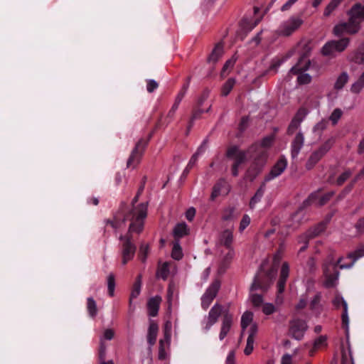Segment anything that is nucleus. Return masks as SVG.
Returning a JSON list of instances; mask_svg holds the SVG:
<instances>
[{"instance_id": "1", "label": "nucleus", "mask_w": 364, "mask_h": 364, "mask_svg": "<svg viewBox=\"0 0 364 364\" xmlns=\"http://www.w3.org/2000/svg\"><path fill=\"white\" fill-rule=\"evenodd\" d=\"M364 256V246L358 248L354 252L350 254L346 259H352L349 264L342 263L343 257H336L333 252H330L326 257L323 265V274L324 277V286L327 288L336 287L338 282L340 269H348L353 267L357 259Z\"/></svg>"}, {"instance_id": "2", "label": "nucleus", "mask_w": 364, "mask_h": 364, "mask_svg": "<svg viewBox=\"0 0 364 364\" xmlns=\"http://www.w3.org/2000/svg\"><path fill=\"white\" fill-rule=\"evenodd\" d=\"M136 195L132 200V209L124 216V220L130 222L129 227V233H139L142 231L144 228V220L147 215V204L140 203L136 205L139 199Z\"/></svg>"}, {"instance_id": "3", "label": "nucleus", "mask_w": 364, "mask_h": 364, "mask_svg": "<svg viewBox=\"0 0 364 364\" xmlns=\"http://www.w3.org/2000/svg\"><path fill=\"white\" fill-rule=\"evenodd\" d=\"M253 317V313L248 311H245L241 317L242 334L246 330H247L248 333L247 344L244 350V353L247 355L251 354L254 349L255 337L258 331L257 325L254 322Z\"/></svg>"}, {"instance_id": "4", "label": "nucleus", "mask_w": 364, "mask_h": 364, "mask_svg": "<svg viewBox=\"0 0 364 364\" xmlns=\"http://www.w3.org/2000/svg\"><path fill=\"white\" fill-rule=\"evenodd\" d=\"M272 282H269L267 279L262 277L261 273H257L253 280L250 287L249 299L253 306L258 307L263 303V296L262 294H257L256 291H261L265 292L271 285Z\"/></svg>"}, {"instance_id": "5", "label": "nucleus", "mask_w": 364, "mask_h": 364, "mask_svg": "<svg viewBox=\"0 0 364 364\" xmlns=\"http://www.w3.org/2000/svg\"><path fill=\"white\" fill-rule=\"evenodd\" d=\"M310 60L305 55L302 56L296 65L292 67L290 73L297 75V81L300 85H306L311 82V76L304 72L310 67Z\"/></svg>"}, {"instance_id": "6", "label": "nucleus", "mask_w": 364, "mask_h": 364, "mask_svg": "<svg viewBox=\"0 0 364 364\" xmlns=\"http://www.w3.org/2000/svg\"><path fill=\"white\" fill-rule=\"evenodd\" d=\"M349 39L343 38L338 41L327 42L321 49V53L325 56L333 57L337 53L343 52L348 46Z\"/></svg>"}, {"instance_id": "7", "label": "nucleus", "mask_w": 364, "mask_h": 364, "mask_svg": "<svg viewBox=\"0 0 364 364\" xmlns=\"http://www.w3.org/2000/svg\"><path fill=\"white\" fill-rule=\"evenodd\" d=\"M285 250V245L284 243L279 245V250L274 255L273 257V265L272 269L268 272H263L262 269L258 273H261L262 277L267 279L269 282H273L275 279L279 262L283 257V253Z\"/></svg>"}, {"instance_id": "8", "label": "nucleus", "mask_w": 364, "mask_h": 364, "mask_svg": "<svg viewBox=\"0 0 364 364\" xmlns=\"http://www.w3.org/2000/svg\"><path fill=\"white\" fill-rule=\"evenodd\" d=\"M266 164V158L264 153L261 152V156H259L255 159L253 163L247 169L245 178L250 181L255 180V178L262 171Z\"/></svg>"}, {"instance_id": "9", "label": "nucleus", "mask_w": 364, "mask_h": 364, "mask_svg": "<svg viewBox=\"0 0 364 364\" xmlns=\"http://www.w3.org/2000/svg\"><path fill=\"white\" fill-rule=\"evenodd\" d=\"M302 22L300 18L291 17L281 23L277 29V33L280 36H290L302 24Z\"/></svg>"}, {"instance_id": "10", "label": "nucleus", "mask_w": 364, "mask_h": 364, "mask_svg": "<svg viewBox=\"0 0 364 364\" xmlns=\"http://www.w3.org/2000/svg\"><path fill=\"white\" fill-rule=\"evenodd\" d=\"M220 287V282L215 280L213 282L212 284L205 290V293L201 297V306L203 309L206 310L209 307L213 299L215 298Z\"/></svg>"}, {"instance_id": "11", "label": "nucleus", "mask_w": 364, "mask_h": 364, "mask_svg": "<svg viewBox=\"0 0 364 364\" xmlns=\"http://www.w3.org/2000/svg\"><path fill=\"white\" fill-rule=\"evenodd\" d=\"M360 26H357L348 18V22H341L336 24L333 33L336 36H341L345 34H355L359 31Z\"/></svg>"}, {"instance_id": "12", "label": "nucleus", "mask_w": 364, "mask_h": 364, "mask_svg": "<svg viewBox=\"0 0 364 364\" xmlns=\"http://www.w3.org/2000/svg\"><path fill=\"white\" fill-rule=\"evenodd\" d=\"M120 240H123L122 246V263L123 265H124L134 257L136 251V247L132 242L130 236H121Z\"/></svg>"}, {"instance_id": "13", "label": "nucleus", "mask_w": 364, "mask_h": 364, "mask_svg": "<svg viewBox=\"0 0 364 364\" xmlns=\"http://www.w3.org/2000/svg\"><path fill=\"white\" fill-rule=\"evenodd\" d=\"M348 18L357 26L364 21V1L355 4L347 12Z\"/></svg>"}, {"instance_id": "14", "label": "nucleus", "mask_w": 364, "mask_h": 364, "mask_svg": "<svg viewBox=\"0 0 364 364\" xmlns=\"http://www.w3.org/2000/svg\"><path fill=\"white\" fill-rule=\"evenodd\" d=\"M308 329L307 323L304 320H293L290 326V333L296 340L300 341L304 336Z\"/></svg>"}, {"instance_id": "15", "label": "nucleus", "mask_w": 364, "mask_h": 364, "mask_svg": "<svg viewBox=\"0 0 364 364\" xmlns=\"http://www.w3.org/2000/svg\"><path fill=\"white\" fill-rule=\"evenodd\" d=\"M287 161L285 157H281L272 168L269 173L264 178V183L269 182L279 176L286 169Z\"/></svg>"}, {"instance_id": "16", "label": "nucleus", "mask_w": 364, "mask_h": 364, "mask_svg": "<svg viewBox=\"0 0 364 364\" xmlns=\"http://www.w3.org/2000/svg\"><path fill=\"white\" fill-rule=\"evenodd\" d=\"M147 144V141L144 139H140L136 144L133 149L130 157L127 161V166H135L139 162L140 158L143 154V151Z\"/></svg>"}, {"instance_id": "17", "label": "nucleus", "mask_w": 364, "mask_h": 364, "mask_svg": "<svg viewBox=\"0 0 364 364\" xmlns=\"http://www.w3.org/2000/svg\"><path fill=\"white\" fill-rule=\"evenodd\" d=\"M222 306L215 304L209 311L208 317L205 319L204 330L205 332L208 331L210 328L218 321L219 316L222 313Z\"/></svg>"}, {"instance_id": "18", "label": "nucleus", "mask_w": 364, "mask_h": 364, "mask_svg": "<svg viewBox=\"0 0 364 364\" xmlns=\"http://www.w3.org/2000/svg\"><path fill=\"white\" fill-rule=\"evenodd\" d=\"M227 156L233 160L237 164H242L247 159V153L244 151L240 150L236 146L230 147L226 154Z\"/></svg>"}, {"instance_id": "19", "label": "nucleus", "mask_w": 364, "mask_h": 364, "mask_svg": "<svg viewBox=\"0 0 364 364\" xmlns=\"http://www.w3.org/2000/svg\"><path fill=\"white\" fill-rule=\"evenodd\" d=\"M230 190V186L226 182V181L224 179H220L213 186L210 199L214 200L218 196L220 195H227Z\"/></svg>"}, {"instance_id": "20", "label": "nucleus", "mask_w": 364, "mask_h": 364, "mask_svg": "<svg viewBox=\"0 0 364 364\" xmlns=\"http://www.w3.org/2000/svg\"><path fill=\"white\" fill-rule=\"evenodd\" d=\"M304 144V136L301 132H299L291 144V155L293 159L297 157Z\"/></svg>"}, {"instance_id": "21", "label": "nucleus", "mask_w": 364, "mask_h": 364, "mask_svg": "<svg viewBox=\"0 0 364 364\" xmlns=\"http://www.w3.org/2000/svg\"><path fill=\"white\" fill-rule=\"evenodd\" d=\"M307 114L308 111L305 108H301L298 110V112H296V115L294 116L289 126V134H292L299 127L300 124L304 119Z\"/></svg>"}, {"instance_id": "22", "label": "nucleus", "mask_w": 364, "mask_h": 364, "mask_svg": "<svg viewBox=\"0 0 364 364\" xmlns=\"http://www.w3.org/2000/svg\"><path fill=\"white\" fill-rule=\"evenodd\" d=\"M333 304L336 308H339L341 306H343V313L342 314V321L343 323L346 326V328H348L349 324V318L348 315V304L344 299L340 296L336 295L333 300Z\"/></svg>"}, {"instance_id": "23", "label": "nucleus", "mask_w": 364, "mask_h": 364, "mask_svg": "<svg viewBox=\"0 0 364 364\" xmlns=\"http://www.w3.org/2000/svg\"><path fill=\"white\" fill-rule=\"evenodd\" d=\"M159 331V326L156 322L152 320L149 321V326L148 328L147 333V341L149 344V352H151V348L155 344L157 334Z\"/></svg>"}, {"instance_id": "24", "label": "nucleus", "mask_w": 364, "mask_h": 364, "mask_svg": "<svg viewBox=\"0 0 364 364\" xmlns=\"http://www.w3.org/2000/svg\"><path fill=\"white\" fill-rule=\"evenodd\" d=\"M232 323V316L227 312L226 314H224L222 321L221 329L219 334V339L220 341H223L225 338V336H227V334L228 333L231 328Z\"/></svg>"}, {"instance_id": "25", "label": "nucleus", "mask_w": 364, "mask_h": 364, "mask_svg": "<svg viewBox=\"0 0 364 364\" xmlns=\"http://www.w3.org/2000/svg\"><path fill=\"white\" fill-rule=\"evenodd\" d=\"M352 173L353 171L350 169H346L341 172L336 178L330 176L328 181L332 184L341 186L352 176Z\"/></svg>"}, {"instance_id": "26", "label": "nucleus", "mask_w": 364, "mask_h": 364, "mask_svg": "<svg viewBox=\"0 0 364 364\" xmlns=\"http://www.w3.org/2000/svg\"><path fill=\"white\" fill-rule=\"evenodd\" d=\"M289 266L287 262H284L280 272V278L278 282V291L279 293H282L284 290V287L286 284V281L289 277Z\"/></svg>"}, {"instance_id": "27", "label": "nucleus", "mask_w": 364, "mask_h": 364, "mask_svg": "<svg viewBox=\"0 0 364 364\" xmlns=\"http://www.w3.org/2000/svg\"><path fill=\"white\" fill-rule=\"evenodd\" d=\"M161 297L156 296L151 298L147 303L148 314L150 316H156L158 314Z\"/></svg>"}, {"instance_id": "28", "label": "nucleus", "mask_w": 364, "mask_h": 364, "mask_svg": "<svg viewBox=\"0 0 364 364\" xmlns=\"http://www.w3.org/2000/svg\"><path fill=\"white\" fill-rule=\"evenodd\" d=\"M273 141V137L272 136H267L263 139L260 144H255L252 146L248 152H250L252 151H258V155L261 156V152L263 151L265 155V158H267V154L264 150V148L269 147Z\"/></svg>"}, {"instance_id": "29", "label": "nucleus", "mask_w": 364, "mask_h": 364, "mask_svg": "<svg viewBox=\"0 0 364 364\" xmlns=\"http://www.w3.org/2000/svg\"><path fill=\"white\" fill-rule=\"evenodd\" d=\"M188 233L189 228L185 223L177 224L173 230L175 240H179L180 238L188 235Z\"/></svg>"}, {"instance_id": "30", "label": "nucleus", "mask_w": 364, "mask_h": 364, "mask_svg": "<svg viewBox=\"0 0 364 364\" xmlns=\"http://www.w3.org/2000/svg\"><path fill=\"white\" fill-rule=\"evenodd\" d=\"M323 156H324V155L321 154L318 150L316 149L314 151L306 162V168L308 169H311L322 159Z\"/></svg>"}, {"instance_id": "31", "label": "nucleus", "mask_w": 364, "mask_h": 364, "mask_svg": "<svg viewBox=\"0 0 364 364\" xmlns=\"http://www.w3.org/2000/svg\"><path fill=\"white\" fill-rule=\"evenodd\" d=\"M323 156H324V155L321 154L318 150L316 149L314 151L306 162V168L308 169H311L322 159Z\"/></svg>"}, {"instance_id": "32", "label": "nucleus", "mask_w": 364, "mask_h": 364, "mask_svg": "<svg viewBox=\"0 0 364 364\" xmlns=\"http://www.w3.org/2000/svg\"><path fill=\"white\" fill-rule=\"evenodd\" d=\"M223 54V46L220 43H219L215 46L214 49L213 50L212 53H210V55L208 58V61L210 63H215L218 60V59L222 57Z\"/></svg>"}, {"instance_id": "33", "label": "nucleus", "mask_w": 364, "mask_h": 364, "mask_svg": "<svg viewBox=\"0 0 364 364\" xmlns=\"http://www.w3.org/2000/svg\"><path fill=\"white\" fill-rule=\"evenodd\" d=\"M264 191L265 183L264 182L263 184L261 185V186L258 188L254 196L250 200V207L251 209L255 208L256 204L261 200L262 198L264 196Z\"/></svg>"}, {"instance_id": "34", "label": "nucleus", "mask_w": 364, "mask_h": 364, "mask_svg": "<svg viewBox=\"0 0 364 364\" xmlns=\"http://www.w3.org/2000/svg\"><path fill=\"white\" fill-rule=\"evenodd\" d=\"M171 257L176 260H180L183 257V250L179 240H175L173 243Z\"/></svg>"}, {"instance_id": "35", "label": "nucleus", "mask_w": 364, "mask_h": 364, "mask_svg": "<svg viewBox=\"0 0 364 364\" xmlns=\"http://www.w3.org/2000/svg\"><path fill=\"white\" fill-rule=\"evenodd\" d=\"M141 287V276H139L135 281L130 294L129 304L132 305V299H136L140 294Z\"/></svg>"}, {"instance_id": "36", "label": "nucleus", "mask_w": 364, "mask_h": 364, "mask_svg": "<svg viewBox=\"0 0 364 364\" xmlns=\"http://www.w3.org/2000/svg\"><path fill=\"white\" fill-rule=\"evenodd\" d=\"M325 230V223H321L317 226L309 229L304 235L309 239L319 235Z\"/></svg>"}, {"instance_id": "37", "label": "nucleus", "mask_w": 364, "mask_h": 364, "mask_svg": "<svg viewBox=\"0 0 364 364\" xmlns=\"http://www.w3.org/2000/svg\"><path fill=\"white\" fill-rule=\"evenodd\" d=\"M205 141H203V144L198 148L196 152L191 156L189 162L188 164V168H192L197 162L198 158L200 155H201L205 150Z\"/></svg>"}, {"instance_id": "38", "label": "nucleus", "mask_w": 364, "mask_h": 364, "mask_svg": "<svg viewBox=\"0 0 364 364\" xmlns=\"http://www.w3.org/2000/svg\"><path fill=\"white\" fill-rule=\"evenodd\" d=\"M170 348L169 346H166V339H161L159 341V360H165L168 357V350Z\"/></svg>"}, {"instance_id": "39", "label": "nucleus", "mask_w": 364, "mask_h": 364, "mask_svg": "<svg viewBox=\"0 0 364 364\" xmlns=\"http://www.w3.org/2000/svg\"><path fill=\"white\" fill-rule=\"evenodd\" d=\"M335 143V139L333 137H331L326 140L323 144H321L317 150L321 153L323 155H326L327 152L331 149L333 145Z\"/></svg>"}, {"instance_id": "40", "label": "nucleus", "mask_w": 364, "mask_h": 364, "mask_svg": "<svg viewBox=\"0 0 364 364\" xmlns=\"http://www.w3.org/2000/svg\"><path fill=\"white\" fill-rule=\"evenodd\" d=\"M327 345V337L326 336H321L317 338L314 343L313 349L310 350L309 353L311 355H314V353L317 349L326 346Z\"/></svg>"}, {"instance_id": "41", "label": "nucleus", "mask_w": 364, "mask_h": 364, "mask_svg": "<svg viewBox=\"0 0 364 364\" xmlns=\"http://www.w3.org/2000/svg\"><path fill=\"white\" fill-rule=\"evenodd\" d=\"M232 232L230 230H226L222 232L220 236V240L221 242L226 247H230L232 242Z\"/></svg>"}, {"instance_id": "42", "label": "nucleus", "mask_w": 364, "mask_h": 364, "mask_svg": "<svg viewBox=\"0 0 364 364\" xmlns=\"http://www.w3.org/2000/svg\"><path fill=\"white\" fill-rule=\"evenodd\" d=\"M364 87V72L362 73L360 77L358 78V80L354 82L351 87L350 90L353 93H359L361 92L363 88Z\"/></svg>"}, {"instance_id": "43", "label": "nucleus", "mask_w": 364, "mask_h": 364, "mask_svg": "<svg viewBox=\"0 0 364 364\" xmlns=\"http://www.w3.org/2000/svg\"><path fill=\"white\" fill-rule=\"evenodd\" d=\"M343 114V112L341 109L336 108L335 109H333V111L329 116V121L331 122L332 125H336L340 119L342 117Z\"/></svg>"}, {"instance_id": "44", "label": "nucleus", "mask_w": 364, "mask_h": 364, "mask_svg": "<svg viewBox=\"0 0 364 364\" xmlns=\"http://www.w3.org/2000/svg\"><path fill=\"white\" fill-rule=\"evenodd\" d=\"M341 1L342 0H331L326 6L323 12V15L325 16H330L332 14V12L337 9V7L340 5Z\"/></svg>"}, {"instance_id": "45", "label": "nucleus", "mask_w": 364, "mask_h": 364, "mask_svg": "<svg viewBox=\"0 0 364 364\" xmlns=\"http://www.w3.org/2000/svg\"><path fill=\"white\" fill-rule=\"evenodd\" d=\"M171 329H172L171 322H170V321L166 322V323L164 325V338L163 339H166V346H169L171 344Z\"/></svg>"}, {"instance_id": "46", "label": "nucleus", "mask_w": 364, "mask_h": 364, "mask_svg": "<svg viewBox=\"0 0 364 364\" xmlns=\"http://www.w3.org/2000/svg\"><path fill=\"white\" fill-rule=\"evenodd\" d=\"M320 299L321 295L318 294L314 296L310 303V308L316 314V316H318L321 313V307L319 306Z\"/></svg>"}, {"instance_id": "47", "label": "nucleus", "mask_w": 364, "mask_h": 364, "mask_svg": "<svg viewBox=\"0 0 364 364\" xmlns=\"http://www.w3.org/2000/svg\"><path fill=\"white\" fill-rule=\"evenodd\" d=\"M348 80V75L346 73H341L337 78L334 87L336 90H341Z\"/></svg>"}, {"instance_id": "48", "label": "nucleus", "mask_w": 364, "mask_h": 364, "mask_svg": "<svg viewBox=\"0 0 364 364\" xmlns=\"http://www.w3.org/2000/svg\"><path fill=\"white\" fill-rule=\"evenodd\" d=\"M87 308L90 316L95 317L97 315V309L95 301L92 297L87 299Z\"/></svg>"}, {"instance_id": "49", "label": "nucleus", "mask_w": 364, "mask_h": 364, "mask_svg": "<svg viewBox=\"0 0 364 364\" xmlns=\"http://www.w3.org/2000/svg\"><path fill=\"white\" fill-rule=\"evenodd\" d=\"M114 331L111 328H107L104 331L102 336L100 338V348L102 345H105L104 343L105 340L110 341L114 338Z\"/></svg>"}, {"instance_id": "50", "label": "nucleus", "mask_w": 364, "mask_h": 364, "mask_svg": "<svg viewBox=\"0 0 364 364\" xmlns=\"http://www.w3.org/2000/svg\"><path fill=\"white\" fill-rule=\"evenodd\" d=\"M107 288L109 296H113L115 289V279L112 273L107 276Z\"/></svg>"}, {"instance_id": "51", "label": "nucleus", "mask_w": 364, "mask_h": 364, "mask_svg": "<svg viewBox=\"0 0 364 364\" xmlns=\"http://www.w3.org/2000/svg\"><path fill=\"white\" fill-rule=\"evenodd\" d=\"M235 80L234 78H230L223 85L222 88V95L224 96L228 95L231 90L232 89L233 86L235 85Z\"/></svg>"}, {"instance_id": "52", "label": "nucleus", "mask_w": 364, "mask_h": 364, "mask_svg": "<svg viewBox=\"0 0 364 364\" xmlns=\"http://www.w3.org/2000/svg\"><path fill=\"white\" fill-rule=\"evenodd\" d=\"M105 357H106V346L102 345L100 349H99L100 364H114L112 360L105 361Z\"/></svg>"}, {"instance_id": "53", "label": "nucleus", "mask_w": 364, "mask_h": 364, "mask_svg": "<svg viewBox=\"0 0 364 364\" xmlns=\"http://www.w3.org/2000/svg\"><path fill=\"white\" fill-rule=\"evenodd\" d=\"M259 21V20H256L253 23H252L250 22L249 19L244 18L242 21L241 26L244 30L247 31H250L257 26Z\"/></svg>"}, {"instance_id": "54", "label": "nucleus", "mask_w": 364, "mask_h": 364, "mask_svg": "<svg viewBox=\"0 0 364 364\" xmlns=\"http://www.w3.org/2000/svg\"><path fill=\"white\" fill-rule=\"evenodd\" d=\"M276 311L275 306L271 303H266L264 304L262 311L266 315H270Z\"/></svg>"}, {"instance_id": "55", "label": "nucleus", "mask_w": 364, "mask_h": 364, "mask_svg": "<svg viewBox=\"0 0 364 364\" xmlns=\"http://www.w3.org/2000/svg\"><path fill=\"white\" fill-rule=\"evenodd\" d=\"M149 252V246L146 244H141L139 249V255L142 262L146 260Z\"/></svg>"}, {"instance_id": "56", "label": "nucleus", "mask_w": 364, "mask_h": 364, "mask_svg": "<svg viewBox=\"0 0 364 364\" xmlns=\"http://www.w3.org/2000/svg\"><path fill=\"white\" fill-rule=\"evenodd\" d=\"M250 218L248 215H244L240 224V231L242 232L250 223Z\"/></svg>"}, {"instance_id": "57", "label": "nucleus", "mask_w": 364, "mask_h": 364, "mask_svg": "<svg viewBox=\"0 0 364 364\" xmlns=\"http://www.w3.org/2000/svg\"><path fill=\"white\" fill-rule=\"evenodd\" d=\"M309 240V238L305 235H303L299 237V242L302 243L303 246L299 249V253L304 252L308 247Z\"/></svg>"}, {"instance_id": "58", "label": "nucleus", "mask_w": 364, "mask_h": 364, "mask_svg": "<svg viewBox=\"0 0 364 364\" xmlns=\"http://www.w3.org/2000/svg\"><path fill=\"white\" fill-rule=\"evenodd\" d=\"M235 218V209L233 208H229L224 212L223 218L225 220H230Z\"/></svg>"}, {"instance_id": "59", "label": "nucleus", "mask_w": 364, "mask_h": 364, "mask_svg": "<svg viewBox=\"0 0 364 364\" xmlns=\"http://www.w3.org/2000/svg\"><path fill=\"white\" fill-rule=\"evenodd\" d=\"M327 125L328 122L326 119H322L315 125L314 130V132H322L326 129Z\"/></svg>"}, {"instance_id": "60", "label": "nucleus", "mask_w": 364, "mask_h": 364, "mask_svg": "<svg viewBox=\"0 0 364 364\" xmlns=\"http://www.w3.org/2000/svg\"><path fill=\"white\" fill-rule=\"evenodd\" d=\"M306 267L310 272H313L316 269V261L314 257H310L306 263Z\"/></svg>"}, {"instance_id": "61", "label": "nucleus", "mask_w": 364, "mask_h": 364, "mask_svg": "<svg viewBox=\"0 0 364 364\" xmlns=\"http://www.w3.org/2000/svg\"><path fill=\"white\" fill-rule=\"evenodd\" d=\"M168 274V268L166 264H164L160 270L158 272L157 275L159 277H161L163 279H166Z\"/></svg>"}, {"instance_id": "62", "label": "nucleus", "mask_w": 364, "mask_h": 364, "mask_svg": "<svg viewBox=\"0 0 364 364\" xmlns=\"http://www.w3.org/2000/svg\"><path fill=\"white\" fill-rule=\"evenodd\" d=\"M351 59L355 63L361 64L364 62V53L357 52Z\"/></svg>"}, {"instance_id": "63", "label": "nucleus", "mask_w": 364, "mask_h": 364, "mask_svg": "<svg viewBox=\"0 0 364 364\" xmlns=\"http://www.w3.org/2000/svg\"><path fill=\"white\" fill-rule=\"evenodd\" d=\"M158 87V83L154 80L147 81L146 89L149 92H154Z\"/></svg>"}, {"instance_id": "64", "label": "nucleus", "mask_w": 364, "mask_h": 364, "mask_svg": "<svg viewBox=\"0 0 364 364\" xmlns=\"http://www.w3.org/2000/svg\"><path fill=\"white\" fill-rule=\"evenodd\" d=\"M358 233L364 232V218H360L355 225Z\"/></svg>"}]
</instances>
